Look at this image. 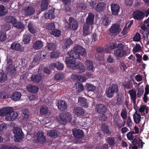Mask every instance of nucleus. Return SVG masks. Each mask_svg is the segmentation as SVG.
I'll use <instances>...</instances> for the list:
<instances>
[{
    "label": "nucleus",
    "mask_w": 149,
    "mask_h": 149,
    "mask_svg": "<svg viewBox=\"0 0 149 149\" xmlns=\"http://www.w3.org/2000/svg\"><path fill=\"white\" fill-rule=\"evenodd\" d=\"M28 91L31 93H37L38 90V87L36 86L30 85L26 87Z\"/></svg>",
    "instance_id": "7c9ffc66"
},
{
    "label": "nucleus",
    "mask_w": 149,
    "mask_h": 149,
    "mask_svg": "<svg viewBox=\"0 0 149 149\" xmlns=\"http://www.w3.org/2000/svg\"><path fill=\"white\" fill-rule=\"evenodd\" d=\"M90 26L86 24H84L83 25V36H86L89 35L90 33Z\"/></svg>",
    "instance_id": "a878e982"
},
{
    "label": "nucleus",
    "mask_w": 149,
    "mask_h": 149,
    "mask_svg": "<svg viewBox=\"0 0 149 149\" xmlns=\"http://www.w3.org/2000/svg\"><path fill=\"white\" fill-rule=\"evenodd\" d=\"M106 6V4L103 2H101L97 4L96 8V11L98 12H102L104 10Z\"/></svg>",
    "instance_id": "c85d7f7f"
},
{
    "label": "nucleus",
    "mask_w": 149,
    "mask_h": 149,
    "mask_svg": "<svg viewBox=\"0 0 149 149\" xmlns=\"http://www.w3.org/2000/svg\"><path fill=\"white\" fill-rule=\"evenodd\" d=\"M123 46V45L121 43L118 44L117 43L114 42L110 44L109 48L110 49H113Z\"/></svg>",
    "instance_id": "49530a36"
},
{
    "label": "nucleus",
    "mask_w": 149,
    "mask_h": 149,
    "mask_svg": "<svg viewBox=\"0 0 149 149\" xmlns=\"http://www.w3.org/2000/svg\"><path fill=\"white\" fill-rule=\"evenodd\" d=\"M22 113L21 118H22V121H26L29 119L30 112L28 109H24L22 110Z\"/></svg>",
    "instance_id": "393cba45"
},
{
    "label": "nucleus",
    "mask_w": 149,
    "mask_h": 149,
    "mask_svg": "<svg viewBox=\"0 0 149 149\" xmlns=\"http://www.w3.org/2000/svg\"><path fill=\"white\" fill-rule=\"evenodd\" d=\"M35 12L34 8L32 6L25 7L23 10L24 14L26 16H31L34 14Z\"/></svg>",
    "instance_id": "f8f14e48"
},
{
    "label": "nucleus",
    "mask_w": 149,
    "mask_h": 149,
    "mask_svg": "<svg viewBox=\"0 0 149 149\" xmlns=\"http://www.w3.org/2000/svg\"><path fill=\"white\" fill-rule=\"evenodd\" d=\"M77 91L78 92H80L83 91L84 89V87L83 85L80 83H78L76 84Z\"/></svg>",
    "instance_id": "864d4df0"
},
{
    "label": "nucleus",
    "mask_w": 149,
    "mask_h": 149,
    "mask_svg": "<svg viewBox=\"0 0 149 149\" xmlns=\"http://www.w3.org/2000/svg\"><path fill=\"white\" fill-rule=\"evenodd\" d=\"M74 136L77 139H81L84 136L83 131L80 129H73L72 130Z\"/></svg>",
    "instance_id": "dca6fc26"
},
{
    "label": "nucleus",
    "mask_w": 149,
    "mask_h": 149,
    "mask_svg": "<svg viewBox=\"0 0 149 149\" xmlns=\"http://www.w3.org/2000/svg\"><path fill=\"white\" fill-rule=\"evenodd\" d=\"M6 71L7 74L11 76H14L17 73L16 70L14 65H10L7 67Z\"/></svg>",
    "instance_id": "a211bd4d"
},
{
    "label": "nucleus",
    "mask_w": 149,
    "mask_h": 149,
    "mask_svg": "<svg viewBox=\"0 0 149 149\" xmlns=\"http://www.w3.org/2000/svg\"><path fill=\"white\" fill-rule=\"evenodd\" d=\"M7 127L6 124L5 123L0 121V131L5 130Z\"/></svg>",
    "instance_id": "052dcab7"
},
{
    "label": "nucleus",
    "mask_w": 149,
    "mask_h": 149,
    "mask_svg": "<svg viewBox=\"0 0 149 149\" xmlns=\"http://www.w3.org/2000/svg\"><path fill=\"white\" fill-rule=\"evenodd\" d=\"M58 108L61 111L65 110L67 108V104L65 101L62 100H60L58 101Z\"/></svg>",
    "instance_id": "c756f323"
},
{
    "label": "nucleus",
    "mask_w": 149,
    "mask_h": 149,
    "mask_svg": "<svg viewBox=\"0 0 149 149\" xmlns=\"http://www.w3.org/2000/svg\"><path fill=\"white\" fill-rule=\"evenodd\" d=\"M63 74L61 73L57 74L55 76L54 80H55L61 81L63 78Z\"/></svg>",
    "instance_id": "6e6d98bb"
},
{
    "label": "nucleus",
    "mask_w": 149,
    "mask_h": 149,
    "mask_svg": "<svg viewBox=\"0 0 149 149\" xmlns=\"http://www.w3.org/2000/svg\"><path fill=\"white\" fill-rule=\"evenodd\" d=\"M18 116V114L17 112L13 111L11 113L6 115L5 118L7 121H13L17 118Z\"/></svg>",
    "instance_id": "f3484780"
},
{
    "label": "nucleus",
    "mask_w": 149,
    "mask_h": 149,
    "mask_svg": "<svg viewBox=\"0 0 149 149\" xmlns=\"http://www.w3.org/2000/svg\"><path fill=\"white\" fill-rule=\"evenodd\" d=\"M121 31L119 25L116 23L112 25L109 29V31L110 33L113 35H116L118 34Z\"/></svg>",
    "instance_id": "423d86ee"
},
{
    "label": "nucleus",
    "mask_w": 149,
    "mask_h": 149,
    "mask_svg": "<svg viewBox=\"0 0 149 149\" xmlns=\"http://www.w3.org/2000/svg\"><path fill=\"white\" fill-rule=\"evenodd\" d=\"M132 16L134 20L141 21L144 17L145 14L143 11L137 10L133 12Z\"/></svg>",
    "instance_id": "39448f33"
},
{
    "label": "nucleus",
    "mask_w": 149,
    "mask_h": 149,
    "mask_svg": "<svg viewBox=\"0 0 149 149\" xmlns=\"http://www.w3.org/2000/svg\"><path fill=\"white\" fill-rule=\"evenodd\" d=\"M7 79L6 74L4 72L0 73V83H3Z\"/></svg>",
    "instance_id": "de8ad7c7"
},
{
    "label": "nucleus",
    "mask_w": 149,
    "mask_h": 149,
    "mask_svg": "<svg viewBox=\"0 0 149 149\" xmlns=\"http://www.w3.org/2000/svg\"><path fill=\"white\" fill-rule=\"evenodd\" d=\"M67 54L70 56L71 57L75 59H79L80 60L82 59V58L80 57V54L77 52H75L73 49L70 52H68L67 53Z\"/></svg>",
    "instance_id": "6ab92c4d"
},
{
    "label": "nucleus",
    "mask_w": 149,
    "mask_h": 149,
    "mask_svg": "<svg viewBox=\"0 0 149 149\" xmlns=\"http://www.w3.org/2000/svg\"><path fill=\"white\" fill-rule=\"evenodd\" d=\"M140 34L137 32L133 38L134 41L136 42H139L141 39Z\"/></svg>",
    "instance_id": "69168bd1"
},
{
    "label": "nucleus",
    "mask_w": 149,
    "mask_h": 149,
    "mask_svg": "<svg viewBox=\"0 0 149 149\" xmlns=\"http://www.w3.org/2000/svg\"><path fill=\"white\" fill-rule=\"evenodd\" d=\"M78 104L81 106L87 108L88 107L87 104V100L85 98L80 97L78 98Z\"/></svg>",
    "instance_id": "cd10ccee"
},
{
    "label": "nucleus",
    "mask_w": 149,
    "mask_h": 149,
    "mask_svg": "<svg viewBox=\"0 0 149 149\" xmlns=\"http://www.w3.org/2000/svg\"><path fill=\"white\" fill-rule=\"evenodd\" d=\"M65 62L68 66L72 70L77 68L79 64V62H76L75 59L70 56L65 58Z\"/></svg>",
    "instance_id": "20e7f679"
},
{
    "label": "nucleus",
    "mask_w": 149,
    "mask_h": 149,
    "mask_svg": "<svg viewBox=\"0 0 149 149\" xmlns=\"http://www.w3.org/2000/svg\"><path fill=\"white\" fill-rule=\"evenodd\" d=\"M102 24L104 26H107L110 24L109 17L104 16L102 17Z\"/></svg>",
    "instance_id": "a18cd8bd"
},
{
    "label": "nucleus",
    "mask_w": 149,
    "mask_h": 149,
    "mask_svg": "<svg viewBox=\"0 0 149 149\" xmlns=\"http://www.w3.org/2000/svg\"><path fill=\"white\" fill-rule=\"evenodd\" d=\"M54 10L52 9L49 10L48 11H46L45 15L47 19H53L54 17Z\"/></svg>",
    "instance_id": "bb28decb"
},
{
    "label": "nucleus",
    "mask_w": 149,
    "mask_h": 149,
    "mask_svg": "<svg viewBox=\"0 0 149 149\" xmlns=\"http://www.w3.org/2000/svg\"><path fill=\"white\" fill-rule=\"evenodd\" d=\"M72 43V42L70 38L66 40L65 41L64 45L62 46L63 49H66L68 47H69Z\"/></svg>",
    "instance_id": "c03bdc74"
},
{
    "label": "nucleus",
    "mask_w": 149,
    "mask_h": 149,
    "mask_svg": "<svg viewBox=\"0 0 149 149\" xmlns=\"http://www.w3.org/2000/svg\"><path fill=\"white\" fill-rule=\"evenodd\" d=\"M6 38V35L5 32L0 30V41H3Z\"/></svg>",
    "instance_id": "5fc2aeb1"
},
{
    "label": "nucleus",
    "mask_w": 149,
    "mask_h": 149,
    "mask_svg": "<svg viewBox=\"0 0 149 149\" xmlns=\"http://www.w3.org/2000/svg\"><path fill=\"white\" fill-rule=\"evenodd\" d=\"M14 134V140L17 142L21 141L24 138V135L21 128L17 127L14 128L13 130Z\"/></svg>",
    "instance_id": "f03ea898"
},
{
    "label": "nucleus",
    "mask_w": 149,
    "mask_h": 149,
    "mask_svg": "<svg viewBox=\"0 0 149 149\" xmlns=\"http://www.w3.org/2000/svg\"><path fill=\"white\" fill-rule=\"evenodd\" d=\"M46 141V137L43 135V132L40 131H38L36 134V142L42 144L44 143Z\"/></svg>",
    "instance_id": "6e6552de"
},
{
    "label": "nucleus",
    "mask_w": 149,
    "mask_h": 149,
    "mask_svg": "<svg viewBox=\"0 0 149 149\" xmlns=\"http://www.w3.org/2000/svg\"><path fill=\"white\" fill-rule=\"evenodd\" d=\"M48 108L46 105H43L41 106L40 111V114L44 115L46 114L48 111Z\"/></svg>",
    "instance_id": "e433bc0d"
},
{
    "label": "nucleus",
    "mask_w": 149,
    "mask_h": 149,
    "mask_svg": "<svg viewBox=\"0 0 149 149\" xmlns=\"http://www.w3.org/2000/svg\"><path fill=\"white\" fill-rule=\"evenodd\" d=\"M129 93L130 95L131 99L133 101V102L134 104H135L136 102V92L134 91V90L132 89L130 90Z\"/></svg>",
    "instance_id": "4c0bfd02"
},
{
    "label": "nucleus",
    "mask_w": 149,
    "mask_h": 149,
    "mask_svg": "<svg viewBox=\"0 0 149 149\" xmlns=\"http://www.w3.org/2000/svg\"><path fill=\"white\" fill-rule=\"evenodd\" d=\"M120 47V48L116 49L114 50V54L116 56L121 57L126 54L127 51L123 49L122 47Z\"/></svg>",
    "instance_id": "9d476101"
},
{
    "label": "nucleus",
    "mask_w": 149,
    "mask_h": 149,
    "mask_svg": "<svg viewBox=\"0 0 149 149\" xmlns=\"http://www.w3.org/2000/svg\"><path fill=\"white\" fill-rule=\"evenodd\" d=\"M50 57L51 58H54L58 57V54L57 52L52 51L50 53Z\"/></svg>",
    "instance_id": "774afa93"
},
{
    "label": "nucleus",
    "mask_w": 149,
    "mask_h": 149,
    "mask_svg": "<svg viewBox=\"0 0 149 149\" xmlns=\"http://www.w3.org/2000/svg\"><path fill=\"white\" fill-rule=\"evenodd\" d=\"M28 28L29 31L33 34L34 33L36 32V31L34 29L33 24L31 22L29 23L28 26Z\"/></svg>",
    "instance_id": "4d7b16f0"
},
{
    "label": "nucleus",
    "mask_w": 149,
    "mask_h": 149,
    "mask_svg": "<svg viewBox=\"0 0 149 149\" xmlns=\"http://www.w3.org/2000/svg\"><path fill=\"white\" fill-rule=\"evenodd\" d=\"M95 15L92 13H89L86 19V22L85 24L90 25V26L92 25L94 23Z\"/></svg>",
    "instance_id": "2eb2a0df"
},
{
    "label": "nucleus",
    "mask_w": 149,
    "mask_h": 149,
    "mask_svg": "<svg viewBox=\"0 0 149 149\" xmlns=\"http://www.w3.org/2000/svg\"><path fill=\"white\" fill-rule=\"evenodd\" d=\"M5 21L6 22L8 23H10L13 25V23L17 21L16 19L11 16H7L5 18Z\"/></svg>",
    "instance_id": "f704fd0d"
},
{
    "label": "nucleus",
    "mask_w": 149,
    "mask_h": 149,
    "mask_svg": "<svg viewBox=\"0 0 149 149\" xmlns=\"http://www.w3.org/2000/svg\"><path fill=\"white\" fill-rule=\"evenodd\" d=\"M85 87L88 91H93L95 89V87L93 85L89 84L87 83Z\"/></svg>",
    "instance_id": "603ef678"
},
{
    "label": "nucleus",
    "mask_w": 149,
    "mask_h": 149,
    "mask_svg": "<svg viewBox=\"0 0 149 149\" xmlns=\"http://www.w3.org/2000/svg\"><path fill=\"white\" fill-rule=\"evenodd\" d=\"M76 79L81 82H84L86 80V78L82 75H77L76 76Z\"/></svg>",
    "instance_id": "680f3d73"
},
{
    "label": "nucleus",
    "mask_w": 149,
    "mask_h": 149,
    "mask_svg": "<svg viewBox=\"0 0 149 149\" xmlns=\"http://www.w3.org/2000/svg\"><path fill=\"white\" fill-rule=\"evenodd\" d=\"M22 94L20 92L15 91L11 95V98L14 101H19L21 98Z\"/></svg>",
    "instance_id": "aec40b11"
},
{
    "label": "nucleus",
    "mask_w": 149,
    "mask_h": 149,
    "mask_svg": "<svg viewBox=\"0 0 149 149\" xmlns=\"http://www.w3.org/2000/svg\"><path fill=\"white\" fill-rule=\"evenodd\" d=\"M75 52H78L81 55L84 56L86 54V52L84 48L82 46L76 44L73 48Z\"/></svg>",
    "instance_id": "ddd939ff"
},
{
    "label": "nucleus",
    "mask_w": 149,
    "mask_h": 149,
    "mask_svg": "<svg viewBox=\"0 0 149 149\" xmlns=\"http://www.w3.org/2000/svg\"><path fill=\"white\" fill-rule=\"evenodd\" d=\"M101 130L104 135L109 136L111 133V132L109 130L108 125L105 124L103 123L102 124Z\"/></svg>",
    "instance_id": "4be33fe9"
},
{
    "label": "nucleus",
    "mask_w": 149,
    "mask_h": 149,
    "mask_svg": "<svg viewBox=\"0 0 149 149\" xmlns=\"http://www.w3.org/2000/svg\"><path fill=\"white\" fill-rule=\"evenodd\" d=\"M46 28L47 30L53 31L55 29V26L54 23H51L48 24Z\"/></svg>",
    "instance_id": "bf43d9fd"
},
{
    "label": "nucleus",
    "mask_w": 149,
    "mask_h": 149,
    "mask_svg": "<svg viewBox=\"0 0 149 149\" xmlns=\"http://www.w3.org/2000/svg\"><path fill=\"white\" fill-rule=\"evenodd\" d=\"M119 91L118 85L116 84H112L111 86L109 87L106 90V94L109 98L112 97L114 95L115 93H117Z\"/></svg>",
    "instance_id": "7ed1b4c3"
},
{
    "label": "nucleus",
    "mask_w": 149,
    "mask_h": 149,
    "mask_svg": "<svg viewBox=\"0 0 149 149\" xmlns=\"http://www.w3.org/2000/svg\"><path fill=\"white\" fill-rule=\"evenodd\" d=\"M13 26L19 29H23L25 28V25L23 23L20 22H17L16 21L13 23Z\"/></svg>",
    "instance_id": "79ce46f5"
},
{
    "label": "nucleus",
    "mask_w": 149,
    "mask_h": 149,
    "mask_svg": "<svg viewBox=\"0 0 149 149\" xmlns=\"http://www.w3.org/2000/svg\"><path fill=\"white\" fill-rule=\"evenodd\" d=\"M13 111V108L11 107H5L0 110V116H3L10 114Z\"/></svg>",
    "instance_id": "1a4fd4ad"
},
{
    "label": "nucleus",
    "mask_w": 149,
    "mask_h": 149,
    "mask_svg": "<svg viewBox=\"0 0 149 149\" xmlns=\"http://www.w3.org/2000/svg\"><path fill=\"white\" fill-rule=\"evenodd\" d=\"M111 10L112 14L114 15H117L120 11V7L116 4L112 3L111 5Z\"/></svg>",
    "instance_id": "4468645a"
},
{
    "label": "nucleus",
    "mask_w": 149,
    "mask_h": 149,
    "mask_svg": "<svg viewBox=\"0 0 149 149\" xmlns=\"http://www.w3.org/2000/svg\"><path fill=\"white\" fill-rule=\"evenodd\" d=\"M57 132L58 131L57 130H52L49 132H47V135L48 136L51 137V138L54 139L58 136Z\"/></svg>",
    "instance_id": "c9c22d12"
},
{
    "label": "nucleus",
    "mask_w": 149,
    "mask_h": 149,
    "mask_svg": "<svg viewBox=\"0 0 149 149\" xmlns=\"http://www.w3.org/2000/svg\"><path fill=\"white\" fill-rule=\"evenodd\" d=\"M115 139L114 137H108L106 139V142L110 146H114L116 144Z\"/></svg>",
    "instance_id": "58836bf2"
},
{
    "label": "nucleus",
    "mask_w": 149,
    "mask_h": 149,
    "mask_svg": "<svg viewBox=\"0 0 149 149\" xmlns=\"http://www.w3.org/2000/svg\"><path fill=\"white\" fill-rule=\"evenodd\" d=\"M42 79V76L39 74H33L30 78V80L33 82L39 83Z\"/></svg>",
    "instance_id": "b1692460"
},
{
    "label": "nucleus",
    "mask_w": 149,
    "mask_h": 149,
    "mask_svg": "<svg viewBox=\"0 0 149 149\" xmlns=\"http://www.w3.org/2000/svg\"><path fill=\"white\" fill-rule=\"evenodd\" d=\"M8 98V95L4 92H0V99H5Z\"/></svg>",
    "instance_id": "338daca9"
},
{
    "label": "nucleus",
    "mask_w": 149,
    "mask_h": 149,
    "mask_svg": "<svg viewBox=\"0 0 149 149\" xmlns=\"http://www.w3.org/2000/svg\"><path fill=\"white\" fill-rule=\"evenodd\" d=\"M73 113L76 115L83 116L84 113V111L82 107H78L74 108L73 110Z\"/></svg>",
    "instance_id": "412c9836"
},
{
    "label": "nucleus",
    "mask_w": 149,
    "mask_h": 149,
    "mask_svg": "<svg viewBox=\"0 0 149 149\" xmlns=\"http://www.w3.org/2000/svg\"><path fill=\"white\" fill-rule=\"evenodd\" d=\"M32 36L30 33L24 34L23 36V41L24 44L29 43L32 39Z\"/></svg>",
    "instance_id": "2f4dec72"
},
{
    "label": "nucleus",
    "mask_w": 149,
    "mask_h": 149,
    "mask_svg": "<svg viewBox=\"0 0 149 149\" xmlns=\"http://www.w3.org/2000/svg\"><path fill=\"white\" fill-rule=\"evenodd\" d=\"M87 6L86 4L83 3L78 4L77 6V8L83 10H85L87 8Z\"/></svg>",
    "instance_id": "e2e57ef3"
},
{
    "label": "nucleus",
    "mask_w": 149,
    "mask_h": 149,
    "mask_svg": "<svg viewBox=\"0 0 149 149\" xmlns=\"http://www.w3.org/2000/svg\"><path fill=\"white\" fill-rule=\"evenodd\" d=\"M53 66L54 68H56L58 70H62L64 67L63 63H60L58 62H56L52 63Z\"/></svg>",
    "instance_id": "37998d69"
},
{
    "label": "nucleus",
    "mask_w": 149,
    "mask_h": 149,
    "mask_svg": "<svg viewBox=\"0 0 149 149\" xmlns=\"http://www.w3.org/2000/svg\"><path fill=\"white\" fill-rule=\"evenodd\" d=\"M69 26L70 29L73 30H77L78 27V24L77 22L75 20L74 18L72 17H69Z\"/></svg>",
    "instance_id": "9b49d317"
},
{
    "label": "nucleus",
    "mask_w": 149,
    "mask_h": 149,
    "mask_svg": "<svg viewBox=\"0 0 149 149\" xmlns=\"http://www.w3.org/2000/svg\"><path fill=\"white\" fill-rule=\"evenodd\" d=\"M47 0H43L41 2V10L43 11L46 10L48 7Z\"/></svg>",
    "instance_id": "8fccbe9b"
},
{
    "label": "nucleus",
    "mask_w": 149,
    "mask_h": 149,
    "mask_svg": "<svg viewBox=\"0 0 149 149\" xmlns=\"http://www.w3.org/2000/svg\"><path fill=\"white\" fill-rule=\"evenodd\" d=\"M10 26L8 24H6L2 26L1 29L3 31H7L10 30Z\"/></svg>",
    "instance_id": "0e129e2a"
},
{
    "label": "nucleus",
    "mask_w": 149,
    "mask_h": 149,
    "mask_svg": "<svg viewBox=\"0 0 149 149\" xmlns=\"http://www.w3.org/2000/svg\"><path fill=\"white\" fill-rule=\"evenodd\" d=\"M57 120L61 124H65L67 122H70L72 119L71 114L68 112L60 113L59 116H57Z\"/></svg>",
    "instance_id": "f257e3e1"
},
{
    "label": "nucleus",
    "mask_w": 149,
    "mask_h": 149,
    "mask_svg": "<svg viewBox=\"0 0 149 149\" xmlns=\"http://www.w3.org/2000/svg\"><path fill=\"white\" fill-rule=\"evenodd\" d=\"M142 49L141 46L140 44H136L135 46L133 48L132 51L134 53L141 51Z\"/></svg>",
    "instance_id": "13d9d810"
},
{
    "label": "nucleus",
    "mask_w": 149,
    "mask_h": 149,
    "mask_svg": "<svg viewBox=\"0 0 149 149\" xmlns=\"http://www.w3.org/2000/svg\"><path fill=\"white\" fill-rule=\"evenodd\" d=\"M133 116L134 123L136 124L140 123L141 116L139 113L136 111L133 115Z\"/></svg>",
    "instance_id": "473e14b6"
},
{
    "label": "nucleus",
    "mask_w": 149,
    "mask_h": 149,
    "mask_svg": "<svg viewBox=\"0 0 149 149\" xmlns=\"http://www.w3.org/2000/svg\"><path fill=\"white\" fill-rule=\"evenodd\" d=\"M43 46V43L40 40H37L34 43L33 48L35 49H39Z\"/></svg>",
    "instance_id": "72a5a7b5"
},
{
    "label": "nucleus",
    "mask_w": 149,
    "mask_h": 149,
    "mask_svg": "<svg viewBox=\"0 0 149 149\" xmlns=\"http://www.w3.org/2000/svg\"><path fill=\"white\" fill-rule=\"evenodd\" d=\"M87 64V69L89 71H92L94 68L93 63L90 60H88L86 61Z\"/></svg>",
    "instance_id": "3c124183"
},
{
    "label": "nucleus",
    "mask_w": 149,
    "mask_h": 149,
    "mask_svg": "<svg viewBox=\"0 0 149 149\" xmlns=\"http://www.w3.org/2000/svg\"><path fill=\"white\" fill-rule=\"evenodd\" d=\"M8 12V10L3 5H0V16L2 17L6 15Z\"/></svg>",
    "instance_id": "a19ab883"
},
{
    "label": "nucleus",
    "mask_w": 149,
    "mask_h": 149,
    "mask_svg": "<svg viewBox=\"0 0 149 149\" xmlns=\"http://www.w3.org/2000/svg\"><path fill=\"white\" fill-rule=\"evenodd\" d=\"M57 46L56 43H47V49L49 50H53L56 49Z\"/></svg>",
    "instance_id": "ea45409f"
},
{
    "label": "nucleus",
    "mask_w": 149,
    "mask_h": 149,
    "mask_svg": "<svg viewBox=\"0 0 149 149\" xmlns=\"http://www.w3.org/2000/svg\"><path fill=\"white\" fill-rule=\"evenodd\" d=\"M11 48L12 49L15 50L22 52L24 50V48L19 43L13 42L11 45Z\"/></svg>",
    "instance_id": "5701e85b"
},
{
    "label": "nucleus",
    "mask_w": 149,
    "mask_h": 149,
    "mask_svg": "<svg viewBox=\"0 0 149 149\" xmlns=\"http://www.w3.org/2000/svg\"><path fill=\"white\" fill-rule=\"evenodd\" d=\"M107 107L103 104H99L96 105L95 110L97 113L100 114H105L107 110Z\"/></svg>",
    "instance_id": "0eeeda50"
},
{
    "label": "nucleus",
    "mask_w": 149,
    "mask_h": 149,
    "mask_svg": "<svg viewBox=\"0 0 149 149\" xmlns=\"http://www.w3.org/2000/svg\"><path fill=\"white\" fill-rule=\"evenodd\" d=\"M61 31L58 29L54 30L50 32V34L55 37H58L60 36L61 33Z\"/></svg>",
    "instance_id": "09e8293b"
}]
</instances>
